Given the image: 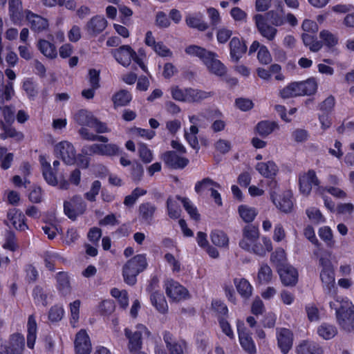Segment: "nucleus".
<instances>
[{"instance_id": "obj_36", "label": "nucleus", "mask_w": 354, "mask_h": 354, "mask_svg": "<svg viewBox=\"0 0 354 354\" xmlns=\"http://www.w3.org/2000/svg\"><path fill=\"white\" fill-rule=\"evenodd\" d=\"M1 129L3 130V133H0V138L1 140H6L8 138H14L17 141H21L24 138V135L22 132L18 131L15 128L11 127V125L6 124L3 121H1Z\"/></svg>"}, {"instance_id": "obj_18", "label": "nucleus", "mask_w": 354, "mask_h": 354, "mask_svg": "<svg viewBox=\"0 0 354 354\" xmlns=\"http://www.w3.org/2000/svg\"><path fill=\"white\" fill-rule=\"evenodd\" d=\"M281 283L285 286H295L298 281V271L293 266L286 264L277 270Z\"/></svg>"}, {"instance_id": "obj_15", "label": "nucleus", "mask_w": 354, "mask_h": 354, "mask_svg": "<svg viewBox=\"0 0 354 354\" xmlns=\"http://www.w3.org/2000/svg\"><path fill=\"white\" fill-rule=\"evenodd\" d=\"M255 25L259 32L269 41L274 39L277 30L273 26L268 25L266 17L261 14H256L253 17Z\"/></svg>"}, {"instance_id": "obj_58", "label": "nucleus", "mask_w": 354, "mask_h": 354, "mask_svg": "<svg viewBox=\"0 0 354 354\" xmlns=\"http://www.w3.org/2000/svg\"><path fill=\"white\" fill-rule=\"evenodd\" d=\"M167 214L170 218L177 219L180 216V209L177 202L169 196L167 200Z\"/></svg>"}, {"instance_id": "obj_50", "label": "nucleus", "mask_w": 354, "mask_h": 354, "mask_svg": "<svg viewBox=\"0 0 354 354\" xmlns=\"http://www.w3.org/2000/svg\"><path fill=\"white\" fill-rule=\"evenodd\" d=\"M185 51L187 55L196 56L200 58L203 62L208 57V55H211V51L206 50L205 48L194 44L186 47Z\"/></svg>"}, {"instance_id": "obj_13", "label": "nucleus", "mask_w": 354, "mask_h": 354, "mask_svg": "<svg viewBox=\"0 0 354 354\" xmlns=\"http://www.w3.org/2000/svg\"><path fill=\"white\" fill-rule=\"evenodd\" d=\"M271 200L274 205L282 212L288 214L292 212L294 208L293 194L291 191L286 190L281 194L275 196L271 194Z\"/></svg>"}, {"instance_id": "obj_26", "label": "nucleus", "mask_w": 354, "mask_h": 354, "mask_svg": "<svg viewBox=\"0 0 354 354\" xmlns=\"http://www.w3.org/2000/svg\"><path fill=\"white\" fill-rule=\"evenodd\" d=\"M185 23L189 28L201 32L205 31L209 27L207 22L205 21L203 15L200 12L188 14L185 17Z\"/></svg>"}, {"instance_id": "obj_55", "label": "nucleus", "mask_w": 354, "mask_h": 354, "mask_svg": "<svg viewBox=\"0 0 354 354\" xmlns=\"http://www.w3.org/2000/svg\"><path fill=\"white\" fill-rule=\"evenodd\" d=\"M266 21H269L273 26H281L286 23V19L283 17V13L278 12L275 10L268 11L265 16Z\"/></svg>"}, {"instance_id": "obj_22", "label": "nucleus", "mask_w": 354, "mask_h": 354, "mask_svg": "<svg viewBox=\"0 0 354 354\" xmlns=\"http://www.w3.org/2000/svg\"><path fill=\"white\" fill-rule=\"evenodd\" d=\"M229 47L231 60L236 63L245 54L248 48L245 41L237 37L231 39Z\"/></svg>"}, {"instance_id": "obj_51", "label": "nucleus", "mask_w": 354, "mask_h": 354, "mask_svg": "<svg viewBox=\"0 0 354 354\" xmlns=\"http://www.w3.org/2000/svg\"><path fill=\"white\" fill-rule=\"evenodd\" d=\"M238 211L241 218L245 223L253 221L257 215V212L254 207H250L245 205H239Z\"/></svg>"}, {"instance_id": "obj_3", "label": "nucleus", "mask_w": 354, "mask_h": 354, "mask_svg": "<svg viewBox=\"0 0 354 354\" xmlns=\"http://www.w3.org/2000/svg\"><path fill=\"white\" fill-rule=\"evenodd\" d=\"M317 84L314 79L304 82H293L280 91V96L288 99L297 96L311 95L316 93Z\"/></svg>"}, {"instance_id": "obj_41", "label": "nucleus", "mask_w": 354, "mask_h": 354, "mask_svg": "<svg viewBox=\"0 0 354 354\" xmlns=\"http://www.w3.org/2000/svg\"><path fill=\"white\" fill-rule=\"evenodd\" d=\"M37 47L40 52L46 57L54 59L57 55L55 46L46 39H39Z\"/></svg>"}, {"instance_id": "obj_32", "label": "nucleus", "mask_w": 354, "mask_h": 354, "mask_svg": "<svg viewBox=\"0 0 354 354\" xmlns=\"http://www.w3.org/2000/svg\"><path fill=\"white\" fill-rule=\"evenodd\" d=\"M256 169L266 178H273L278 172V167L273 161L258 162L256 165Z\"/></svg>"}, {"instance_id": "obj_8", "label": "nucleus", "mask_w": 354, "mask_h": 354, "mask_svg": "<svg viewBox=\"0 0 354 354\" xmlns=\"http://www.w3.org/2000/svg\"><path fill=\"white\" fill-rule=\"evenodd\" d=\"M299 192L305 195H310L313 187L315 185L321 184V181L317 176L314 169H308L306 172H304L299 175Z\"/></svg>"}, {"instance_id": "obj_33", "label": "nucleus", "mask_w": 354, "mask_h": 354, "mask_svg": "<svg viewBox=\"0 0 354 354\" xmlns=\"http://www.w3.org/2000/svg\"><path fill=\"white\" fill-rule=\"evenodd\" d=\"M233 282L238 293L243 299H248L251 297L253 288L249 281L245 278H234Z\"/></svg>"}, {"instance_id": "obj_5", "label": "nucleus", "mask_w": 354, "mask_h": 354, "mask_svg": "<svg viewBox=\"0 0 354 354\" xmlns=\"http://www.w3.org/2000/svg\"><path fill=\"white\" fill-rule=\"evenodd\" d=\"M319 264L322 269L320 272V279L323 284L324 290L327 293H330L335 288V271L329 259L320 257Z\"/></svg>"}, {"instance_id": "obj_37", "label": "nucleus", "mask_w": 354, "mask_h": 354, "mask_svg": "<svg viewBox=\"0 0 354 354\" xmlns=\"http://www.w3.org/2000/svg\"><path fill=\"white\" fill-rule=\"evenodd\" d=\"M187 102L194 103L201 102L203 100H205L213 95L212 92H207L200 89H196L193 88H187Z\"/></svg>"}, {"instance_id": "obj_16", "label": "nucleus", "mask_w": 354, "mask_h": 354, "mask_svg": "<svg viewBox=\"0 0 354 354\" xmlns=\"http://www.w3.org/2000/svg\"><path fill=\"white\" fill-rule=\"evenodd\" d=\"M277 345L283 354H288L292 347L293 333L288 328L277 329Z\"/></svg>"}, {"instance_id": "obj_4", "label": "nucleus", "mask_w": 354, "mask_h": 354, "mask_svg": "<svg viewBox=\"0 0 354 354\" xmlns=\"http://www.w3.org/2000/svg\"><path fill=\"white\" fill-rule=\"evenodd\" d=\"M25 339L22 334L12 333L8 340L0 337V354H23Z\"/></svg>"}, {"instance_id": "obj_30", "label": "nucleus", "mask_w": 354, "mask_h": 354, "mask_svg": "<svg viewBox=\"0 0 354 354\" xmlns=\"http://www.w3.org/2000/svg\"><path fill=\"white\" fill-rule=\"evenodd\" d=\"M8 12L14 24H20L24 18L21 0H8Z\"/></svg>"}, {"instance_id": "obj_49", "label": "nucleus", "mask_w": 354, "mask_h": 354, "mask_svg": "<svg viewBox=\"0 0 354 354\" xmlns=\"http://www.w3.org/2000/svg\"><path fill=\"white\" fill-rule=\"evenodd\" d=\"M286 254L285 250L281 248H278L271 254L270 261L277 270L279 267L286 265Z\"/></svg>"}, {"instance_id": "obj_60", "label": "nucleus", "mask_w": 354, "mask_h": 354, "mask_svg": "<svg viewBox=\"0 0 354 354\" xmlns=\"http://www.w3.org/2000/svg\"><path fill=\"white\" fill-rule=\"evenodd\" d=\"M138 155L144 163H149L153 160L152 152L145 143L141 142L138 144Z\"/></svg>"}, {"instance_id": "obj_59", "label": "nucleus", "mask_w": 354, "mask_h": 354, "mask_svg": "<svg viewBox=\"0 0 354 354\" xmlns=\"http://www.w3.org/2000/svg\"><path fill=\"white\" fill-rule=\"evenodd\" d=\"M115 303L111 299L103 300L98 305V311L102 316L111 315L115 310Z\"/></svg>"}, {"instance_id": "obj_57", "label": "nucleus", "mask_w": 354, "mask_h": 354, "mask_svg": "<svg viewBox=\"0 0 354 354\" xmlns=\"http://www.w3.org/2000/svg\"><path fill=\"white\" fill-rule=\"evenodd\" d=\"M319 37L324 44L328 48L335 46L338 43V38L329 30H323L319 33Z\"/></svg>"}, {"instance_id": "obj_7", "label": "nucleus", "mask_w": 354, "mask_h": 354, "mask_svg": "<svg viewBox=\"0 0 354 354\" xmlns=\"http://www.w3.org/2000/svg\"><path fill=\"white\" fill-rule=\"evenodd\" d=\"M137 328L139 330L133 333L128 328H124V335L128 339L127 347L131 353H136L141 350L142 347V331L149 333L148 328L142 324H138Z\"/></svg>"}, {"instance_id": "obj_14", "label": "nucleus", "mask_w": 354, "mask_h": 354, "mask_svg": "<svg viewBox=\"0 0 354 354\" xmlns=\"http://www.w3.org/2000/svg\"><path fill=\"white\" fill-rule=\"evenodd\" d=\"M161 159L171 169H183L189 164L187 158L179 156L175 151H166L161 155Z\"/></svg>"}, {"instance_id": "obj_27", "label": "nucleus", "mask_w": 354, "mask_h": 354, "mask_svg": "<svg viewBox=\"0 0 354 354\" xmlns=\"http://www.w3.org/2000/svg\"><path fill=\"white\" fill-rule=\"evenodd\" d=\"M8 219L17 230L24 232L28 229L25 215L19 209L10 210L7 214Z\"/></svg>"}, {"instance_id": "obj_45", "label": "nucleus", "mask_w": 354, "mask_h": 354, "mask_svg": "<svg viewBox=\"0 0 354 354\" xmlns=\"http://www.w3.org/2000/svg\"><path fill=\"white\" fill-rule=\"evenodd\" d=\"M14 157L13 153L8 152V149L6 147L0 146V167L1 169L7 170L10 168Z\"/></svg>"}, {"instance_id": "obj_31", "label": "nucleus", "mask_w": 354, "mask_h": 354, "mask_svg": "<svg viewBox=\"0 0 354 354\" xmlns=\"http://www.w3.org/2000/svg\"><path fill=\"white\" fill-rule=\"evenodd\" d=\"M296 353L297 354H323L324 351L319 344L304 340L297 346Z\"/></svg>"}, {"instance_id": "obj_24", "label": "nucleus", "mask_w": 354, "mask_h": 354, "mask_svg": "<svg viewBox=\"0 0 354 354\" xmlns=\"http://www.w3.org/2000/svg\"><path fill=\"white\" fill-rule=\"evenodd\" d=\"M210 54L203 62L204 64L210 73L219 77L224 76L227 73L226 67L220 60L216 59L215 53L211 51Z\"/></svg>"}, {"instance_id": "obj_47", "label": "nucleus", "mask_w": 354, "mask_h": 354, "mask_svg": "<svg viewBox=\"0 0 354 354\" xmlns=\"http://www.w3.org/2000/svg\"><path fill=\"white\" fill-rule=\"evenodd\" d=\"M95 116L91 113L84 109H81L75 115V121L82 126H86L91 127L93 125V120Z\"/></svg>"}, {"instance_id": "obj_63", "label": "nucleus", "mask_w": 354, "mask_h": 354, "mask_svg": "<svg viewBox=\"0 0 354 354\" xmlns=\"http://www.w3.org/2000/svg\"><path fill=\"white\" fill-rule=\"evenodd\" d=\"M22 88L30 100H34L38 94L37 86L31 79L26 80L23 83Z\"/></svg>"}, {"instance_id": "obj_54", "label": "nucleus", "mask_w": 354, "mask_h": 354, "mask_svg": "<svg viewBox=\"0 0 354 354\" xmlns=\"http://www.w3.org/2000/svg\"><path fill=\"white\" fill-rule=\"evenodd\" d=\"M209 187L220 188L221 185L218 183L213 180L212 178L206 177L196 183L194 186V191L199 194H201L204 190L209 189Z\"/></svg>"}, {"instance_id": "obj_35", "label": "nucleus", "mask_w": 354, "mask_h": 354, "mask_svg": "<svg viewBox=\"0 0 354 354\" xmlns=\"http://www.w3.org/2000/svg\"><path fill=\"white\" fill-rule=\"evenodd\" d=\"M150 301L153 306L161 314L168 312V305L164 294L162 292H156L150 295Z\"/></svg>"}, {"instance_id": "obj_17", "label": "nucleus", "mask_w": 354, "mask_h": 354, "mask_svg": "<svg viewBox=\"0 0 354 354\" xmlns=\"http://www.w3.org/2000/svg\"><path fill=\"white\" fill-rule=\"evenodd\" d=\"M25 14L30 28L34 32L39 33L48 29L49 23L47 19L35 14L29 10H26Z\"/></svg>"}, {"instance_id": "obj_39", "label": "nucleus", "mask_w": 354, "mask_h": 354, "mask_svg": "<svg viewBox=\"0 0 354 354\" xmlns=\"http://www.w3.org/2000/svg\"><path fill=\"white\" fill-rule=\"evenodd\" d=\"M57 289L63 295L70 292L71 286L68 273L59 272L56 274Z\"/></svg>"}, {"instance_id": "obj_9", "label": "nucleus", "mask_w": 354, "mask_h": 354, "mask_svg": "<svg viewBox=\"0 0 354 354\" xmlns=\"http://www.w3.org/2000/svg\"><path fill=\"white\" fill-rule=\"evenodd\" d=\"M165 292L171 300L176 302L189 297L188 290L174 279L168 280L165 283Z\"/></svg>"}, {"instance_id": "obj_21", "label": "nucleus", "mask_w": 354, "mask_h": 354, "mask_svg": "<svg viewBox=\"0 0 354 354\" xmlns=\"http://www.w3.org/2000/svg\"><path fill=\"white\" fill-rule=\"evenodd\" d=\"M76 354H90L91 342L86 330L81 329L75 336L74 342Z\"/></svg>"}, {"instance_id": "obj_1", "label": "nucleus", "mask_w": 354, "mask_h": 354, "mask_svg": "<svg viewBox=\"0 0 354 354\" xmlns=\"http://www.w3.org/2000/svg\"><path fill=\"white\" fill-rule=\"evenodd\" d=\"M337 302L330 301L329 306L335 310L338 324L344 330L351 332L354 330V305L348 299L339 300Z\"/></svg>"}, {"instance_id": "obj_10", "label": "nucleus", "mask_w": 354, "mask_h": 354, "mask_svg": "<svg viewBox=\"0 0 354 354\" xmlns=\"http://www.w3.org/2000/svg\"><path fill=\"white\" fill-rule=\"evenodd\" d=\"M83 153L90 156L97 154L100 156H113L122 152L115 144H93L82 150Z\"/></svg>"}, {"instance_id": "obj_38", "label": "nucleus", "mask_w": 354, "mask_h": 354, "mask_svg": "<svg viewBox=\"0 0 354 354\" xmlns=\"http://www.w3.org/2000/svg\"><path fill=\"white\" fill-rule=\"evenodd\" d=\"M111 100L115 108L125 106L131 101L132 95L128 91L122 89L113 94Z\"/></svg>"}, {"instance_id": "obj_42", "label": "nucleus", "mask_w": 354, "mask_h": 354, "mask_svg": "<svg viewBox=\"0 0 354 354\" xmlns=\"http://www.w3.org/2000/svg\"><path fill=\"white\" fill-rule=\"evenodd\" d=\"M301 39L304 44L312 52H318L322 47V42L317 40L315 34L304 32L301 35Z\"/></svg>"}, {"instance_id": "obj_19", "label": "nucleus", "mask_w": 354, "mask_h": 354, "mask_svg": "<svg viewBox=\"0 0 354 354\" xmlns=\"http://www.w3.org/2000/svg\"><path fill=\"white\" fill-rule=\"evenodd\" d=\"M259 239V227L252 224L247 225L243 229V238L239 241V246L243 250H248L250 248V245Z\"/></svg>"}, {"instance_id": "obj_12", "label": "nucleus", "mask_w": 354, "mask_h": 354, "mask_svg": "<svg viewBox=\"0 0 354 354\" xmlns=\"http://www.w3.org/2000/svg\"><path fill=\"white\" fill-rule=\"evenodd\" d=\"M85 208V203L78 195L73 196L71 201H65L64 202V214L68 218L73 221H75L79 214H83Z\"/></svg>"}, {"instance_id": "obj_29", "label": "nucleus", "mask_w": 354, "mask_h": 354, "mask_svg": "<svg viewBox=\"0 0 354 354\" xmlns=\"http://www.w3.org/2000/svg\"><path fill=\"white\" fill-rule=\"evenodd\" d=\"M261 239L263 243H261L259 240L256 241L250 245V248L245 250L261 257H263L267 252H271L272 250V244L270 239L263 236Z\"/></svg>"}, {"instance_id": "obj_40", "label": "nucleus", "mask_w": 354, "mask_h": 354, "mask_svg": "<svg viewBox=\"0 0 354 354\" xmlns=\"http://www.w3.org/2000/svg\"><path fill=\"white\" fill-rule=\"evenodd\" d=\"M277 128H278V124L276 122L262 120L257 124L256 131L260 136L264 138L272 133Z\"/></svg>"}, {"instance_id": "obj_52", "label": "nucleus", "mask_w": 354, "mask_h": 354, "mask_svg": "<svg viewBox=\"0 0 354 354\" xmlns=\"http://www.w3.org/2000/svg\"><path fill=\"white\" fill-rule=\"evenodd\" d=\"M32 297L36 306L41 305L46 306L48 305V294L40 286H36L32 290Z\"/></svg>"}, {"instance_id": "obj_2", "label": "nucleus", "mask_w": 354, "mask_h": 354, "mask_svg": "<svg viewBox=\"0 0 354 354\" xmlns=\"http://www.w3.org/2000/svg\"><path fill=\"white\" fill-rule=\"evenodd\" d=\"M148 266L146 254H139L128 260L122 268L124 281L129 286H133L137 281V276Z\"/></svg>"}, {"instance_id": "obj_28", "label": "nucleus", "mask_w": 354, "mask_h": 354, "mask_svg": "<svg viewBox=\"0 0 354 354\" xmlns=\"http://www.w3.org/2000/svg\"><path fill=\"white\" fill-rule=\"evenodd\" d=\"M156 211L155 205L150 202L141 203L138 207V217L142 223L151 225Z\"/></svg>"}, {"instance_id": "obj_6", "label": "nucleus", "mask_w": 354, "mask_h": 354, "mask_svg": "<svg viewBox=\"0 0 354 354\" xmlns=\"http://www.w3.org/2000/svg\"><path fill=\"white\" fill-rule=\"evenodd\" d=\"M236 329L240 344L244 351L248 354H256L257 347L252 337V333L245 327L243 321L239 319L236 321Z\"/></svg>"}, {"instance_id": "obj_61", "label": "nucleus", "mask_w": 354, "mask_h": 354, "mask_svg": "<svg viewBox=\"0 0 354 354\" xmlns=\"http://www.w3.org/2000/svg\"><path fill=\"white\" fill-rule=\"evenodd\" d=\"M101 187L102 184L100 180H94L91 184L90 190L84 194V198L90 202H95L97 196L99 194Z\"/></svg>"}, {"instance_id": "obj_64", "label": "nucleus", "mask_w": 354, "mask_h": 354, "mask_svg": "<svg viewBox=\"0 0 354 354\" xmlns=\"http://www.w3.org/2000/svg\"><path fill=\"white\" fill-rule=\"evenodd\" d=\"M64 314V310L62 306L54 305L48 311V319L51 322H58L62 319Z\"/></svg>"}, {"instance_id": "obj_44", "label": "nucleus", "mask_w": 354, "mask_h": 354, "mask_svg": "<svg viewBox=\"0 0 354 354\" xmlns=\"http://www.w3.org/2000/svg\"><path fill=\"white\" fill-rule=\"evenodd\" d=\"M272 277V271L267 263H262L257 273V282L259 284L269 283Z\"/></svg>"}, {"instance_id": "obj_46", "label": "nucleus", "mask_w": 354, "mask_h": 354, "mask_svg": "<svg viewBox=\"0 0 354 354\" xmlns=\"http://www.w3.org/2000/svg\"><path fill=\"white\" fill-rule=\"evenodd\" d=\"M212 308L213 311L216 313L217 320L219 319H227L228 317V308L227 305L220 299L212 300Z\"/></svg>"}, {"instance_id": "obj_43", "label": "nucleus", "mask_w": 354, "mask_h": 354, "mask_svg": "<svg viewBox=\"0 0 354 354\" xmlns=\"http://www.w3.org/2000/svg\"><path fill=\"white\" fill-rule=\"evenodd\" d=\"M210 238L212 243L219 248H226L229 245V238L222 230H214L211 232Z\"/></svg>"}, {"instance_id": "obj_48", "label": "nucleus", "mask_w": 354, "mask_h": 354, "mask_svg": "<svg viewBox=\"0 0 354 354\" xmlns=\"http://www.w3.org/2000/svg\"><path fill=\"white\" fill-rule=\"evenodd\" d=\"M318 335L324 339H330L337 333L336 327L333 325L323 323L317 328Z\"/></svg>"}, {"instance_id": "obj_34", "label": "nucleus", "mask_w": 354, "mask_h": 354, "mask_svg": "<svg viewBox=\"0 0 354 354\" xmlns=\"http://www.w3.org/2000/svg\"><path fill=\"white\" fill-rule=\"evenodd\" d=\"M37 326L34 315H29L27 323V346L32 349L37 339Z\"/></svg>"}, {"instance_id": "obj_53", "label": "nucleus", "mask_w": 354, "mask_h": 354, "mask_svg": "<svg viewBox=\"0 0 354 354\" xmlns=\"http://www.w3.org/2000/svg\"><path fill=\"white\" fill-rule=\"evenodd\" d=\"M178 200L182 202V204L186 210V212L189 214L190 217L196 221H198L201 218V215L198 212V209L196 206H194L189 198H182L180 196H176Z\"/></svg>"}, {"instance_id": "obj_62", "label": "nucleus", "mask_w": 354, "mask_h": 354, "mask_svg": "<svg viewBox=\"0 0 354 354\" xmlns=\"http://www.w3.org/2000/svg\"><path fill=\"white\" fill-rule=\"evenodd\" d=\"M3 248L12 252H15L17 250L18 245L17 243V238L15 236V233L13 231H7L5 237V243L3 244Z\"/></svg>"}, {"instance_id": "obj_23", "label": "nucleus", "mask_w": 354, "mask_h": 354, "mask_svg": "<svg viewBox=\"0 0 354 354\" xmlns=\"http://www.w3.org/2000/svg\"><path fill=\"white\" fill-rule=\"evenodd\" d=\"M39 160L41 167L42 175L46 182L49 185L57 186L58 185L57 171L53 169L50 162L47 160L44 155H40Z\"/></svg>"}, {"instance_id": "obj_25", "label": "nucleus", "mask_w": 354, "mask_h": 354, "mask_svg": "<svg viewBox=\"0 0 354 354\" xmlns=\"http://www.w3.org/2000/svg\"><path fill=\"white\" fill-rule=\"evenodd\" d=\"M106 26V19L103 16L95 15L87 22L86 29L91 36L96 37L103 32Z\"/></svg>"}, {"instance_id": "obj_56", "label": "nucleus", "mask_w": 354, "mask_h": 354, "mask_svg": "<svg viewBox=\"0 0 354 354\" xmlns=\"http://www.w3.org/2000/svg\"><path fill=\"white\" fill-rule=\"evenodd\" d=\"M130 174L131 180L136 183H139L144 176V168L141 163L134 161L131 164Z\"/></svg>"}, {"instance_id": "obj_11", "label": "nucleus", "mask_w": 354, "mask_h": 354, "mask_svg": "<svg viewBox=\"0 0 354 354\" xmlns=\"http://www.w3.org/2000/svg\"><path fill=\"white\" fill-rule=\"evenodd\" d=\"M55 151L66 165H73L76 162V151L73 145L68 141H62L55 147Z\"/></svg>"}, {"instance_id": "obj_20", "label": "nucleus", "mask_w": 354, "mask_h": 354, "mask_svg": "<svg viewBox=\"0 0 354 354\" xmlns=\"http://www.w3.org/2000/svg\"><path fill=\"white\" fill-rule=\"evenodd\" d=\"M135 50L129 45H123L118 48L111 50V54L115 60L124 67L130 65L133 58Z\"/></svg>"}]
</instances>
